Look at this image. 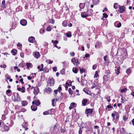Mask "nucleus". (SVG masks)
Returning a JSON list of instances; mask_svg holds the SVG:
<instances>
[{
	"label": "nucleus",
	"instance_id": "1",
	"mask_svg": "<svg viewBox=\"0 0 134 134\" xmlns=\"http://www.w3.org/2000/svg\"><path fill=\"white\" fill-rule=\"evenodd\" d=\"M92 14L91 12L88 13V10L87 9L86 12L82 13L81 14V17L83 18H85L88 16Z\"/></svg>",
	"mask_w": 134,
	"mask_h": 134
},
{
	"label": "nucleus",
	"instance_id": "2",
	"mask_svg": "<svg viewBox=\"0 0 134 134\" xmlns=\"http://www.w3.org/2000/svg\"><path fill=\"white\" fill-rule=\"evenodd\" d=\"M125 7L123 6H120L119 7V12L120 13H123L125 10Z\"/></svg>",
	"mask_w": 134,
	"mask_h": 134
},
{
	"label": "nucleus",
	"instance_id": "3",
	"mask_svg": "<svg viewBox=\"0 0 134 134\" xmlns=\"http://www.w3.org/2000/svg\"><path fill=\"white\" fill-rule=\"evenodd\" d=\"M20 24L23 26H25L27 24V22L26 20L25 19H22L20 21Z\"/></svg>",
	"mask_w": 134,
	"mask_h": 134
},
{
	"label": "nucleus",
	"instance_id": "4",
	"mask_svg": "<svg viewBox=\"0 0 134 134\" xmlns=\"http://www.w3.org/2000/svg\"><path fill=\"white\" fill-rule=\"evenodd\" d=\"M93 111V110L92 109H87L85 110V113L87 114H91Z\"/></svg>",
	"mask_w": 134,
	"mask_h": 134
},
{
	"label": "nucleus",
	"instance_id": "5",
	"mask_svg": "<svg viewBox=\"0 0 134 134\" xmlns=\"http://www.w3.org/2000/svg\"><path fill=\"white\" fill-rule=\"evenodd\" d=\"M35 40V38L32 36L30 37L28 39L29 41L31 43H33Z\"/></svg>",
	"mask_w": 134,
	"mask_h": 134
},
{
	"label": "nucleus",
	"instance_id": "6",
	"mask_svg": "<svg viewBox=\"0 0 134 134\" xmlns=\"http://www.w3.org/2000/svg\"><path fill=\"white\" fill-rule=\"evenodd\" d=\"M34 57L36 58H38L40 57L39 53L38 52H35L34 55Z\"/></svg>",
	"mask_w": 134,
	"mask_h": 134
},
{
	"label": "nucleus",
	"instance_id": "7",
	"mask_svg": "<svg viewBox=\"0 0 134 134\" xmlns=\"http://www.w3.org/2000/svg\"><path fill=\"white\" fill-rule=\"evenodd\" d=\"M54 81L53 79H50L48 82L50 83V85L51 86H53L54 85Z\"/></svg>",
	"mask_w": 134,
	"mask_h": 134
},
{
	"label": "nucleus",
	"instance_id": "8",
	"mask_svg": "<svg viewBox=\"0 0 134 134\" xmlns=\"http://www.w3.org/2000/svg\"><path fill=\"white\" fill-rule=\"evenodd\" d=\"M31 108L32 110L33 111H35L37 109V107L36 105H32L31 107Z\"/></svg>",
	"mask_w": 134,
	"mask_h": 134
},
{
	"label": "nucleus",
	"instance_id": "9",
	"mask_svg": "<svg viewBox=\"0 0 134 134\" xmlns=\"http://www.w3.org/2000/svg\"><path fill=\"white\" fill-rule=\"evenodd\" d=\"M16 98H15V99L14 100V101H19L20 100V97L19 96V94H18L16 93Z\"/></svg>",
	"mask_w": 134,
	"mask_h": 134
},
{
	"label": "nucleus",
	"instance_id": "10",
	"mask_svg": "<svg viewBox=\"0 0 134 134\" xmlns=\"http://www.w3.org/2000/svg\"><path fill=\"white\" fill-rule=\"evenodd\" d=\"M87 101L86 99H83L82 101V104L83 105L85 106L87 103Z\"/></svg>",
	"mask_w": 134,
	"mask_h": 134
},
{
	"label": "nucleus",
	"instance_id": "11",
	"mask_svg": "<svg viewBox=\"0 0 134 134\" xmlns=\"http://www.w3.org/2000/svg\"><path fill=\"white\" fill-rule=\"evenodd\" d=\"M2 5L1 7L2 8H5L6 7V5L5 4V1L4 0L2 2Z\"/></svg>",
	"mask_w": 134,
	"mask_h": 134
},
{
	"label": "nucleus",
	"instance_id": "12",
	"mask_svg": "<svg viewBox=\"0 0 134 134\" xmlns=\"http://www.w3.org/2000/svg\"><path fill=\"white\" fill-rule=\"evenodd\" d=\"M45 90L46 91V92L48 93H50L52 92V89L49 88H46Z\"/></svg>",
	"mask_w": 134,
	"mask_h": 134
},
{
	"label": "nucleus",
	"instance_id": "13",
	"mask_svg": "<svg viewBox=\"0 0 134 134\" xmlns=\"http://www.w3.org/2000/svg\"><path fill=\"white\" fill-rule=\"evenodd\" d=\"M17 51L16 49H13L11 51V52L13 54V55H15L16 54Z\"/></svg>",
	"mask_w": 134,
	"mask_h": 134
},
{
	"label": "nucleus",
	"instance_id": "14",
	"mask_svg": "<svg viewBox=\"0 0 134 134\" xmlns=\"http://www.w3.org/2000/svg\"><path fill=\"white\" fill-rule=\"evenodd\" d=\"M83 91H84L86 93L89 94L90 93V91H88L86 88H84L83 89Z\"/></svg>",
	"mask_w": 134,
	"mask_h": 134
},
{
	"label": "nucleus",
	"instance_id": "15",
	"mask_svg": "<svg viewBox=\"0 0 134 134\" xmlns=\"http://www.w3.org/2000/svg\"><path fill=\"white\" fill-rule=\"evenodd\" d=\"M39 91V89L37 88L35 90L34 89V93L35 94H36V95H37V94L38 93Z\"/></svg>",
	"mask_w": 134,
	"mask_h": 134
},
{
	"label": "nucleus",
	"instance_id": "16",
	"mask_svg": "<svg viewBox=\"0 0 134 134\" xmlns=\"http://www.w3.org/2000/svg\"><path fill=\"white\" fill-rule=\"evenodd\" d=\"M21 104L23 106H24L27 104V103L26 101H23L22 102Z\"/></svg>",
	"mask_w": 134,
	"mask_h": 134
},
{
	"label": "nucleus",
	"instance_id": "17",
	"mask_svg": "<svg viewBox=\"0 0 134 134\" xmlns=\"http://www.w3.org/2000/svg\"><path fill=\"white\" fill-rule=\"evenodd\" d=\"M77 68H73L72 69V71L75 73L76 74L77 73Z\"/></svg>",
	"mask_w": 134,
	"mask_h": 134
},
{
	"label": "nucleus",
	"instance_id": "18",
	"mask_svg": "<svg viewBox=\"0 0 134 134\" xmlns=\"http://www.w3.org/2000/svg\"><path fill=\"white\" fill-rule=\"evenodd\" d=\"M35 101L36 105V106L40 104V102L39 100H37Z\"/></svg>",
	"mask_w": 134,
	"mask_h": 134
},
{
	"label": "nucleus",
	"instance_id": "19",
	"mask_svg": "<svg viewBox=\"0 0 134 134\" xmlns=\"http://www.w3.org/2000/svg\"><path fill=\"white\" fill-rule=\"evenodd\" d=\"M92 1L94 4H97L99 3L98 0H93Z\"/></svg>",
	"mask_w": 134,
	"mask_h": 134
},
{
	"label": "nucleus",
	"instance_id": "20",
	"mask_svg": "<svg viewBox=\"0 0 134 134\" xmlns=\"http://www.w3.org/2000/svg\"><path fill=\"white\" fill-rule=\"evenodd\" d=\"M62 25L64 26H67V22L66 21H64L62 23Z\"/></svg>",
	"mask_w": 134,
	"mask_h": 134
},
{
	"label": "nucleus",
	"instance_id": "21",
	"mask_svg": "<svg viewBox=\"0 0 134 134\" xmlns=\"http://www.w3.org/2000/svg\"><path fill=\"white\" fill-rule=\"evenodd\" d=\"M66 36L68 37H71V33L70 32L68 33H67L66 34Z\"/></svg>",
	"mask_w": 134,
	"mask_h": 134
},
{
	"label": "nucleus",
	"instance_id": "22",
	"mask_svg": "<svg viewBox=\"0 0 134 134\" xmlns=\"http://www.w3.org/2000/svg\"><path fill=\"white\" fill-rule=\"evenodd\" d=\"M126 73L127 74H130L131 72V70L130 69V68H129L127 69L126 70Z\"/></svg>",
	"mask_w": 134,
	"mask_h": 134
},
{
	"label": "nucleus",
	"instance_id": "23",
	"mask_svg": "<svg viewBox=\"0 0 134 134\" xmlns=\"http://www.w3.org/2000/svg\"><path fill=\"white\" fill-rule=\"evenodd\" d=\"M60 73L62 75H64L65 73V70L64 69H63L60 71Z\"/></svg>",
	"mask_w": 134,
	"mask_h": 134
},
{
	"label": "nucleus",
	"instance_id": "24",
	"mask_svg": "<svg viewBox=\"0 0 134 134\" xmlns=\"http://www.w3.org/2000/svg\"><path fill=\"white\" fill-rule=\"evenodd\" d=\"M118 6V4L117 3H115L114 5V7L115 9H117Z\"/></svg>",
	"mask_w": 134,
	"mask_h": 134
},
{
	"label": "nucleus",
	"instance_id": "25",
	"mask_svg": "<svg viewBox=\"0 0 134 134\" xmlns=\"http://www.w3.org/2000/svg\"><path fill=\"white\" fill-rule=\"evenodd\" d=\"M79 6L80 9H82L84 7V4H83L81 3H80Z\"/></svg>",
	"mask_w": 134,
	"mask_h": 134
},
{
	"label": "nucleus",
	"instance_id": "26",
	"mask_svg": "<svg viewBox=\"0 0 134 134\" xmlns=\"http://www.w3.org/2000/svg\"><path fill=\"white\" fill-rule=\"evenodd\" d=\"M120 69V67H119L117 68V70H116V74L117 75H118L120 72L119 70Z\"/></svg>",
	"mask_w": 134,
	"mask_h": 134
},
{
	"label": "nucleus",
	"instance_id": "27",
	"mask_svg": "<svg viewBox=\"0 0 134 134\" xmlns=\"http://www.w3.org/2000/svg\"><path fill=\"white\" fill-rule=\"evenodd\" d=\"M116 118H115V120H119V114L118 113H116Z\"/></svg>",
	"mask_w": 134,
	"mask_h": 134
},
{
	"label": "nucleus",
	"instance_id": "28",
	"mask_svg": "<svg viewBox=\"0 0 134 134\" xmlns=\"http://www.w3.org/2000/svg\"><path fill=\"white\" fill-rule=\"evenodd\" d=\"M128 119V116H126V115H124L123 116V119L125 121L127 120Z\"/></svg>",
	"mask_w": 134,
	"mask_h": 134
},
{
	"label": "nucleus",
	"instance_id": "29",
	"mask_svg": "<svg viewBox=\"0 0 134 134\" xmlns=\"http://www.w3.org/2000/svg\"><path fill=\"white\" fill-rule=\"evenodd\" d=\"M49 22L51 23L54 24V20L53 19H51L49 20Z\"/></svg>",
	"mask_w": 134,
	"mask_h": 134
},
{
	"label": "nucleus",
	"instance_id": "30",
	"mask_svg": "<svg viewBox=\"0 0 134 134\" xmlns=\"http://www.w3.org/2000/svg\"><path fill=\"white\" fill-rule=\"evenodd\" d=\"M121 132L122 133V134H124L125 132V131L124 129V128H122L121 129Z\"/></svg>",
	"mask_w": 134,
	"mask_h": 134
},
{
	"label": "nucleus",
	"instance_id": "31",
	"mask_svg": "<svg viewBox=\"0 0 134 134\" xmlns=\"http://www.w3.org/2000/svg\"><path fill=\"white\" fill-rule=\"evenodd\" d=\"M110 73V71L108 70H106L105 71V74H107V75H109Z\"/></svg>",
	"mask_w": 134,
	"mask_h": 134
},
{
	"label": "nucleus",
	"instance_id": "32",
	"mask_svg": "<svg viewBox=\"0 0 134 134\" xmlns=\"http://www.w3.org/2000/svg\"><path fill=\"white\" fill-rule=\"evenodd\" d=\"M127 90V89L126 88H124L123 89L121 90L120 91L122 93L126 91Z\"/></svg>",
	"mask_w": 134,
	"mask_h": 134
},
{
	"label": "nucleus",
	"instance_id": "33",
	"mask_svg": "<svg viewBox=\"0 0 134 134\" xmlns=\"http://www.w3.org/2000/svg\"><path fill=\"white\" fill-rule=\"evenodd\" d=\"M103 79L104 80L107 81L108 80V77L107 75H104L103 77Z\"/></svg>",
	"mask_w": 134,
	"mask_h": 134
},
{
	"label": "nucleus",
	"instance_id": "34",
	"mask_svg": "<svg viewBox=\"0 0 134 134\" xmlns=\"http://www.w3.org/2000/svg\"><path fill=\"white\" fill-rule=\"evenodd\" d=\"M31 64L30 63H27L26 64V66L27 67V68L29 69L30 66Z\"/></svg>",
	"mask_w": 134,
	"mask_h": 134
},
{
	"label": "nucleus",
	"instance_id": "35",
	"mask_svg": "<svg viewBox=\"0 0 134 134\" xmlns=\"http://www.w3.org/2000/svg\"><path fill=\"white\" fill-rule=\"evenodd\" d=\"M70 94H72V91L71 88H69L68 90Z\"/></svg>",
	"mask_w": 134,
	"mask_h": 134
},
{
	"label": "nucleus",
	"instance_id": "36",
	"mask_svg": "<svg viewBox=\"0 0 134 134\" xmlns=\"http://www.w3.org/2000/svg\"><path fill=\"white\" fill-rule=\"evenodd\" d=\"M85 71V70L83 69V68L80 69V72L81 74H82L83 72H84Z\"/></svg>",
	"mask_w": 134,
	"mask_h": 134
},
{
	"label": "nucleus",
	"instance_id": "37",
	"mask_svg": "<svg viewBox=\"0 0 134 134\" xmlns=\"http://www.w3.org/2000/svg\"><path fill=\"white\" fill-rule=\"evenodd\" d=\"M5 77L7 79H9L10 77V76L7 74L5 75Z\"/></svg>",
	"mask_w": 134,
	"mask_h": 134
},
{
	"label": "nucleus",
	"instance_id": "38",
	"mask_svg": "<svg viewBox=\"0 0 134 134\" xmlns=\"http://www.w3.org/2000/svg\"><path fill=\"white\" fill-rule=\"evenodd\" d=\"M51 30V29L50 26H48L47 28V30L48 31H50Z\"/></svg>",
	"mask_w": 134,
	"mask_h": 134
},
{
	"label": "nucleus",
	"instance_id": "39",
	"mask_svg": "<svg viewBox=\"0 0 134 134\" xmlns=\"http://www.w3.org/2000/svg\"><path fill=\"white\" fill-rule=\"evenodd\" d=\"M103 17L105 18H107L108 17V15L105 13H104L103 14Z\"/></svg>",
	"mask_w": 134,
	"mask_h": 134
},
{
	"label": "nucleus",
	"instance_id": "40",
	"mask_svg": "<svg viewBox=\"0 0 134 134\" xmlns=\"http://www.w3.org/2000/svg\"><path fill=\"white\" fill-rule=\"evenodd\" d=\"M76 59L75 58H73L71 59V62H72L73 63H75V62H76Z\"/></svg>",
	"mask_w": 134,
	"mask_h": 134
},
{
	"label": "nucleus",
	"instance_id": "41",
	"mask_svg": "<svg viewBox=\"0 0 134 134\" xmlns=\"http://www.w3.org/2000/svg\"><path fill=\"white\" fill-rule=\"evenodd\" d=\"M70 55L71 56L73 57L75 55V53L74 52H72L70 53Z\"/></svg>",
	"mask_w": 134,
	"mask_h": 134
},
{
	"label": "nucleus",
	"instance_id": "42",
	"mask_svg": "<svg viewBox=\"0 0 134 134\" xmlns=\"http://www.w3.org/2000/svg\"><path fill=\"white\" fill-rule=\"evenodd\" d=\"M49 114V113L48 111H45L43 113V114L44 115H46Z\"/></svg>",
	"mask_w": 134,
	"mask_h": 134
},
{
	"label": "nucleus",
	"instance_id": "43",
	"mask_svg": "<svg viewBox=\"0 0 134 134\" xmlns=\"http://www.w3.org/2000/svg\"><path fill=\"white\" fill-rule=\"evenodd\" d=\"M90 56V55L89 54H87L85 55V57H83L84 58H85V57L87 58L88 57H89Z\"/></svg>",
	"mask_w": 134,
	"mask_h": 134
},
{
	"label": "nucleus",
	"instance_id": "44",
	"mask_svg": "<svg viewBox=\"0 0 134 134\" xmlns=\"http://www.w3.org/2000/svg\"><path fill=\"white\" fill-rule=\"evenodd\" d=\"M82 131L81 129V128H80L79 129V134H82Z\"/></svg>",
	"mask_w": 134,
	"mask_h": 134
},
{
	"label": "nucleus",
	"instance_id": "45",
	"mask_svg": "<svg viewBox=\"0 0 134 134\" xmlns=\"http://www.w3.org/2000/svg\"><path fill=\"white\" fill-rule=\"evenodd\" d=\"M107 57L108 56L107 55H105L104 57V59L105 61H106L107 60Z\"/></svg>",
	"mask_w": 134,
	"mask_h": 134
},
{
	"label": "nucleus",
	"instance_id": "46",
	"mask_svg": "<svg viewBox=\"0 0 134 134\" xmlns=\"http://www.w3.org/2000/svg\"><path fill=\"white\" fill-rule=\"evenodd\" d=\"M115 114L113 113L111 114V116L113 117V118H114V117L116 115V113H117L115 111Z\"/></svg>",
	"mask_w": 134,
	"mask_h": 134
},
{
	"label": "nucleus",
	"instance_id": "47",
	"mask_svg": "<svg viewBox=\"0 0 134 134\" xmlns=\"http://www.w3.org/2000/svg\"><path fill=\"white\" fill-rule=\"evenodd\" d=\"M22 90L21 91V92L23 93H24L25 92V88L24 87H22Z\"/></svg>",
	"mask_w": 134,
	"mask_h": 134
},
{
	"label": "nucleus",
	"instance_id": "48",
	"mask_svg": "<svg viewBox=\"0 0 134 134\" xmlns=\"http://www.w3.org/2000/svg\"><path fill=\"white\" fill-rule=\"evenodd\" d=\"M75 105V103H74L73 102L71 103V105L72 107H74Z\"/></svg>",
	"mask_w": 134,
	"mask_h": 134
},
{
	"label": "nucleus",
	"instance_id": "49",
	"mask_svg": "<svg viewBox=\"0 0 134 134\" xmlns=\"http://www.w3.org/2000/svg\"><path fill=\"white\" fill-rule=\"evenodd\" d=\"M121 26V24L119 22L117 25V27H120Z\"/></svg>",
	"mask_w": 134,
	"mask_h": 134
},
{
	"label": "nucleus",
	"instance_id": "50",
	"mask_svg": "<svg viewBox=\"0 0 134 134\" xmlns=\"http://www.w3.org/2000/svg\"><path fill=\"white\" fill-rule=\"evenodd\" d=\"M53 71H56L57 70V68L56 67H54L53 68Z\"/></svg>",
	"mask_w": 134,
	"mask_h": 134
},
{
	"label": "nucleus",
	"instance_id": "51",
	"mask_svg": "<svg viewBox=\"0 0 134 134\" xmlns=\"http://www.w3.org/2000/svg\"><path fill=\"white\" fill-rule=\"evenodd\" d=\"M55 101V99H53L52 100V105L54 106L55 105V104L54 103V102Z\"/></svg>",
	"mask_w": 134,
	"mask_h": 134
},
{
	"label": "nucleus",
	"instance_id": "52",
	"mask_svg": "<svg viewBox=\"0 0 134 134\" xmlns=\"http://www.w3.org/2000/svg\"><path fill=\"white\" fill-rule=\"evenodd\" d=\"M96 72H97V73H96L95 74V76H94V77H98V72L97 71H96Z\"/></svg>",
	"mask_w": 134,
	"mask_h": 134
},
{
	"label": "nucleus",
	"instance_id": "53",
	"mask_svg": "<svg viewBox=\"0 0 134 134\" xmlns=\"http://www.w3.org/2000/svg\"><path fill=\"white\" fill-rule=\"evenodd\" d=\"M20 81L21 82L22 84H24V83L23 81V78H21V79H20Z\"/></svg>",
	"mask_w": 134,
	"mask_h": 134
},
{
	"label": "nucleus",
	"instance_id": "54",
	"mask_svg": "<svg viewBox=\"0 0 134 134\" xmlns=\"http://www.w3.org/2000/svg\"><path fill=\"white\" fill-rule=\"evenodd\" d=\"M10 92H11V91L10 90H7L6 91V93H10Z\"/></svg>",
	"mask_w": 134,
	"mask_h": 134
},
{
	"label": "nucleus",
	"instance_id": "55",
	"mask_svg": "<svg viewBox=\"0 0 134 134\" xmlns=\"http://www.w3.org/2000/svg\"><path fill=\"white\" fill-rule=\"evenodd\" d=\"M110 96H109V97L107 98V101H108V102H109L110 101Z\"/></svg>",
	"mask_w": 134,
	"mask_h": 134
},
{
	"label": "nucleus",
	"instance_id": "56",
	"mask_svg": "<svg viewBox=\"0 0 134 134\" xmlns=\"http://www.w3.org/2000/svg\"><path fill=\"white\" fill-rule=\"evenodd\" d=\"M107 107L108 108H112L113 107V106H111V105H108L107 106Z\"/></svg>",
	"mask_w": 134,
	"mask_h": 134
},
{
	"label": "nucleus",
	"instance_id": "57",
	"mask_svg": "<svg viewBox=\"0 0 134 134\" xmlns=\"http://www.w3.org/2000/svg\"><path fill=\"white\" fill-rule=\"evenodd\" d=\"M97 66L96 65H93L92 67L93 69H95L96 68Z\"/></svg>",
	"mask_w": 134,
	"mask_h": 134
},
{
	"label": "nucleus",
	"instance_id": "58",
	"mask_svg": "<svg viewBox=\"0 0 134 134\" xmlns=\"http://www.w3.org/2000/svg\"><path fill=\"white\" fill-rule=\"evenodd\" d=\"M58 43V42L57 40H55L54 41V43L55 44H57Z\"/></svg>",
	"mask_w": 134,
	"mask_h": 134
},
{
	"label": "nucleus",
	"instance_id": "59",
	"mask_svg": "<svg viewBox=\"0 0 134 134\" xmlns=\"http://www.w3.org/2000/svg\"><path fill=\"white\" fill-rule=\"evenodd\" d=\"M26 110V109H21V111L22 112H25Z\"/></svg>",
	"mask_w": 134,
	"mask_h": 134
},
{
	"label": "nucleus",
	"instance_id": "60",
	"mask_svg": "<svg viewBox=\"0 0 134 134\" xmlns=\"http://www.w3.org/2000/svg\"><path fill=\"white\" fill-rule=\"evenodd\" d=\"M58 91V89L57 90H54V92H55V93L56 94L57 93V92Z\"/></svg>",
	"mask_w": 134,
	"mask_h": 134
},
{
	"label": "nucleus",
	"instance_id": "61",
	"mask_svg": "<svg viewBox=\"0 0 134 134\" xmlns=\"http://www.w3.org/2000/svg\"><path fill=\"white\" fill-rule=\"evenodd\" d=\"M75 62L76 64H80L79 62L78 61V60H76V62Z\"/></svg>",
	"mask_w": 134,
	"mask_h": 134
},
{
	"label": "nucleus",
	"instance_id": "62",
	"mask_svg": "<svg viewBox=\"0 0 134 134\" xmlns=\"http://www.w3.org/2000/svg\"><path fill=\"white\" fill-rule=\"evenodd\" d=\"M54 46L55 47H56V48H57L58 49H59L60 48V47H58L56 45H54Z\"/></svg>",
	"mask_w": 134,
	"mask_h": 134
},
{
	"label": "nucleus",
	"instance_id": "63",
	"mask_svg": "<svg viewBox=\"0 0 134 134\" xmlns=\"http://www.w3.org/2000/svg\"><path fill=\"white\" fill-rule=\"evenodd\" d=\"M27 78H28V80H31V79L32 77H30L29 76H28V77H27Z\"/></svg>",
	"mask_w": 134,
	"mask_h": 134
},
{
	"label": "nucleus",
	"instance_id": "64",
	"mask_svg": "<svg viewBox=\"0 0 134 134\" xmlns=\"http://www.w3.org/2000/svg\"><path fill=\"white\" fill-rule=\"evenodd\" d=\"M58 91H60L61 90H62V87H59L58 88Z\"/></svg>",
	"mask_w": 134,
	"mask_h": 134
}]
</instances>
